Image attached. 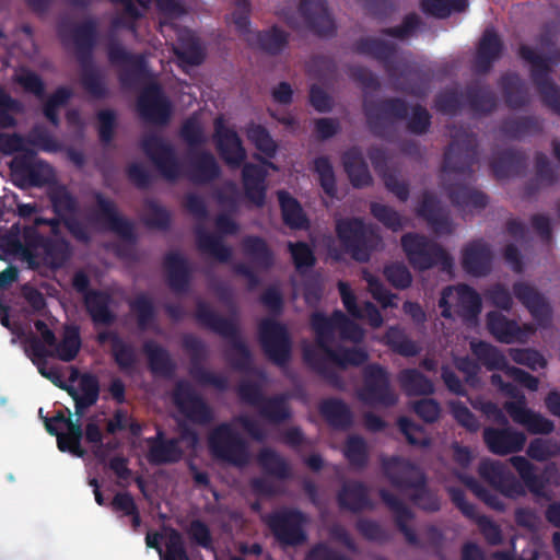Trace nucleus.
Wrapping results in <instances>:
<instances>
[{
	"label": "nucleus",
	"mask_w": 560,
	"mask_h": 560,
	"mask_svg": "<svg viewBox=\"0 0 560 560\" xmlns=\"http://www.w3.org/2000/svg\"><path fill=\"white\" fill-rule=\"evenodd\" d=\"M310 325L315 335V345H305L302 349L304 363L318 374L328 385L342 389L345 382L335 366L345 370L348 366H361L368 359V352L362 348H332L335 331L338 330L341 339L352 342H361L364 338L363 328L354 320L347 317L340 310H336L330 316L322 312H314L310 318Z\"/></svg>",
	"instance_id": "nucleus-1"
},
{
	"label": "nucleus",
	"mask_w": 560,
	"mask_h": 560,
	"mask_svg": "<svg viewBox=\"0 0 560 560\" xmlns=\"http://www.w3.org/2000/svg\"><path fill=\"white\" fill-rule=\"evenodd\" d=\"M478 160L477 140L471 133L456 136L444 152L442 171L463 180L443 179V188L454 207L460 211L480 210L488 205V197L464 180L471 179Z\"/></svg>",
	"instance_id": "nucleus-2"
},
{
	"label": "nucleus",
	"mask_w": 560,
	"mask_h": 560,
	"mask_svg": "<svg viewBox=\"0 0 560 560\" xmlns=\"http://www.w3.org/2000/svg\"><path fill=\"white\" fill-rule=\"evenodd\" d=\"M517 471L522 482L500 460L483 459L478 474L486 482L502 495L516 499L525 494V488L535 495H541L553 475L558 474L555 464L547 465L542 472L524 456L515 455L509 459Z\"/></svg>",
	"instance_id": "nucleus-3"
},
{
	"label": "nucleus",
	"mask_w": 560,
	"mask_h": 560,
	"mask_svg": "<svg viewBox=\"0 0 560 560\" xmlns=\"http://www.w3.org/2000/svg\"><path fill=\"white\" fill-rule=\"evenodd\" d=\"M362 110L371 133L380 139L388 140L395 121L406 120L408 132L423 136L429 132L432 125V115L422 105L409 107L401 97H386L381 100H364Z\"/></svg>",
	"instance_id": "nucleus-4"
},
{
	"label": "nucleus",
	"mask_w": 560,
	"mask_h": 560,
	"mask_svg": "<svg viewBox=\"0 0 560 560\" xmlns=\"http://www.w3.org/2000/svg\"><path fill=\"white\" fill-rule=\"evenodd\" d=\"M58 33L63 43L70 39L81 67L80 83L83 90L95 100L109 96V89L102 71L94 65L93 54L98 44V22L89 18L80 23L61 22Z\"/></svg>",
	"instance_id": "nucleus-5"
},
{
	"label": "nucleus",
	"mask_w": 560,
	"mask_h": 560,
	"mask_svg": "<svg viewBox=\"0 0 560 560\" xmlns=\"http://www.w3.org/2000/svg\"><path fill=\"white\" fill-rule=\"evenodd\" d=\"M354 50L380 61L387 75L397 81V91L413 96L425 95L430 82L429 75L409 66L399 67L395 44L374 37H362L355 42Z\"/></svg>",
	"instance_id": "nucleus-6"
},
{
	"label": "nucleus",
	"mask_w": 560,
	"mask_h": 560,
	"mask_svg": "<svg viewBox=\"0 0 560 560\" xmlns=\"http://www.w3.org/2000/svg\"><path fill=\"white\" fill-rule=\"evenodd\" d=\"M195 318L200 326L229 341V348L224 350V359L233 370L238 372L252 370V352L241 335L238 325L233 319L221 316L202 300L196 303Z\"/></svg>",
	"instance_id": "nucleus-7"
},
{
	"label": "nucleus",
	"mask_w": 560,
	"mask_h": 560,
	"mask_svg": "<svg viewBox=\"0 0 560 560\" xmlns=\"http://www.w3.org/2000/svg\"><path fill=\"white\" fill-rule=\"evenodd\" d=\"M335 232L345 253L359 262H368L381 243L380 235L361 218H340Z\"/></svg>",
	"instance_id": "nucleus-8"
},
{
	"label": "nucleus",
	"mask_w": 560,
	"mask_h": 560,
	"mask_svg": "<svg viewBox=\"0 0 560 560\" xmlns=\"http://www.w3.org/2000/svg\"><path fill=\"white\" fill-rule=\"evenodd\" d=\"M401 248L410 266L418 271L440 267L442 271H451L453 257L436 242L425 235L409 232L400 238Z\"/></svg>",
	"instance_id": "nucleus-9"
},
{
	"label": "nucleus",
	"mask_w": 560,
	"mask_h": 560,
	"mask_svg": "<svg viewBox=\"0 0 560 560\" xmlns=\"http://www.w3.org/2000/svg\"><path fill=\"white\" fill-rule=\"evenodd\" d=\"M211 455L223 463L243 468L250 462V451L247 441L233 428L223 422L217 425L208 438Z\"/></svg>",
	"instance_id": "nucleus-10"
},
{
	"label": "nucleus",
	"mask_w": 560,
	"mask_h": 560,
	"mask_svg": "<svg viewBox=\"0 0 560 560\" xmlns=\"http://www.w3.org/2000/svg\"><path fill=\"white\" fill-rule=\"evenodd\" d=\"M264 522L282 547H299L307 541L308 516L296 508L282 506L267 514Z\"/></svg>",
	"instance_id": "nucleus-11"
},
{
	"label": "nucleus",
	"mask_w": 560,
	"mask_h": 560,
	"mask_svg": "<svg viewBox=\"0 0 560 560\" xmlns=\"http://www.w3.org/2000/svg\"><path fill=\"white\" fill-rule=\"evenodd\" d=\"M517 54L521 59L530 65V80L542 103L560 116V88L551 78L550 59L525 44L518 47Z\"/></svg>",
	"instance_id": "nucleus-12"
},
{
	"label": "nucleus",
	"mask_w": 560,
	"mask_h": 560,
	"mask_svg": "<svg viewBox=\"0 0 560 560\" xmlns=\"http://www.w3.org/2000/svg\"><path fill=\"white\" fill-rule=\"evenodd\" d=\"M258 340L265 355L276 365L285 366L292 355V337L288 327L272 318L258 325Z\"/></svg>",
	"instance_id": "nucleus-13"
},
{
	"label": "nucleus",
	"mask_w": 560,
	"mask_h": 560,
	"mask_svg": "<svg viewBox=\"0 0 560 560\" xmlns=\"http://www.w3.org/2000/svg\"><path fill=\"white\" fill-rule=\"evenodd\" d=\"M215 228L221 235L208 232L203 226L195 230L197 247L201 253L209 254L221 264H228L232 259V248L223 243L222 235H234L238 232V224L225 213L215 218Z\"/></svg>",
	"instance_id": "nucleus-14"
},
{
	"label": "nucleus",
	"mask_w": 560,
	"mask_h": 560,
	"mask_svg": "<svg viewBox=\"0 0 560 560\" xmlns=\"http://www.w3.org/2000/svg\"><path fill=\"white\" fill-rule=\"evenodd\" d=\"M34 152L14 156L10 164L13 182L20 188L44 187L52 183L55 173L52 167L43 160H34Z\"/></svg>",
	"instance_id": "nucleus-15"
},
{
	"label": "nucleus",
	"mask_w": 560,
	"mask_h": 560,
	"mask_svg": "<svg viewBox=\"0 0 560 560\" xmlns=\"http://www.w3.org/2000/svg\"><path fill=\"white\" fill-rule=\"evenodd\" d=\"M28 246L35 255L36 266L33 270L46 267L51 270L62 268L71 257V245L62 236L51 237L40 234L36 229Z\"/></svg>",
	"instance_id": "nucleus-16"
},
{
	"label": "nucleus",
	"mask_w": 560,
	"mask_h": 560,
	"mask_svg": "<svg viewBox=\"0 0 560 560\" xmlns=\"http://www.w3.org/2000/svg\"><path fill=\"white\" fill-rule=\"evenodd\" d=\"M359 398L370 406L392 407L397 402V396L390 388L389 374L384 366L374 363L364 369Z\"/></svg>",
	"instance_id": "nucleus-17"
},
{
	"label": "nucleus",
	"mask_w": 560,
	"mask_h": 560,
	"mask_svg": "<svg viewBox=\"0 0 560 560\" xmlns=\"http://www.w3.org/2000/svg\"><path fill=\"white\" fill-rule=\"evenodd\" d=\"M381 466L389 483L400 491H415L418 487L427 483L425 472L408 458L396 455L383 457Z\"/></svg>",
	"instance_id": "nucleus-18"
},
{
	"label": "nucleus",
	"mask_w": 560,
	"mask_h": 560,
	"mask_svg": "<svg viewBox=\"0 0 560 560\" xmlns=\"http://www.w3.org/2000/svg\"><path fill=\"white\" fill-rule=\"evenodd\" d=\"M107 57L114 66H125L119 72L118 80L124 88H132L147 75V60L141 55H135L115 38L107 44Z\"/></svg>",
	"instance_id": "nucleus-19"
},
{
	"label": "nucleus",
	"mask_w": 560,
	"mask_h": 560,
	"mask_svg": "<svg viewBox=\"0 0 560 560\" xmlns=\"http://www.w3.org/2000/svg\"><path fill=\"white\" fill-rule=\"evenodd\" d=\"M96 209L94 211V220L104 225V228L117 234L124 241L135 245L137 242V234L135 232L133 223L121 215L115 202L106 198L102 192L94 194Z\"/></svg>",
	"instance_id": "nucleus-20"
},
{
	"label": "nucleus",
	"mask_w": 560,
	"mask_h": 560,
	"mask_svg": "<svg viewBox=\"0 0 560 560\" xmlns=\"http://www.w3.org/2000/svg\"><path fill=\"white\" fill-rule=\"evenodd\" d=\"M183 348L190 354V376L201 385H209L219 390L228 388V378L223 375L208 371L202 361L206 358V346L195 335L187 334L183 337Z\"/></svg>",
	"instance_id": "nucleus-21"
},
{
	"label": "nucleus",
	"mask_w": 560,
	"mask_h": 560,
	"mask_svg": "<svg viewBox=\"0 0 560 560\" xmlns=\"http://www.w3.org/2000/svg\"><path fill=\"white\" fill-rule=\"evenodd\" d=\"M141 147L164 178L176 180L179 177L180 165L171 143L159 136L151 135L142 140Z\"/></svg>",
	"instance_id": "nucleus-22"
},
{
	"label": "nucleus",
	"mask_w": 560,
	"mask_h": 560,
	"mask_svg": "<svg viewBox=\"0 0 560 560\" xmlns=\"http://www.w3.org/2000/svg\"><path fill=\"white\" fill-rule=\"evenodd\" d=\"M298 13L305 28L322 38H331L337 33V26L331 16L326 0H300Z\"/></svg>",
	"instance_id": "nucleus-23"
},
{
	"label": "nucleus",
	"mask_w": 560,
	"mask_h": 560,
	"mask_svg": "<svg viewBox=\"0 0 560 560\" xmlns=\"http://www.w3.org/2000/svg\"><path fill=\"white\" fill-rule=\"evenodd\" d=\"M140 117L151 124L165 125L172 115V104L158 83L145 86L137 101Z\"/></svg>",
	"instance_id": "nucleus-24"
},
{
	"label": "nucleus",
	"mask_w": 560,
	"mask_h": 560,
	"mask_svg": "<svg viewBox=\"0 0 560 560\" xmlns=\"http://www.w3.org/2000/svg\"><path fill=\"white\" fill-rule=\"evenodd\" d=\"M173 398L178 410L192 423L208 424L213 420L211 407L188 383L179 382Z\"/></svg>",
	"instance_id": "nucleus-25"
},
{
	"label": "nucleus",
	"mask_w": 560,
	"mask_h": 560,
	"mask_svg": "<svg viewBox=\"0 0 560 560\" xmlns=\"http://www.w3.org/2000/svg\"><path fill=\"white\" fill-rule=\"evenodd\" d=\"M512 291L517 301L529 312L539 327L548 328L551 326L552 307L542 293L523 281L514 282Z\"/></svg>",
	"instance_id": "nucleus-26"
},
{
	"label": "nucleus",
	"mask_w": 560,
	"mask_h": 560,
	"mask_svg": "<svg viewBox=\"0 0 560 560\" xmlns=\"http://www.w3.org/2000/svg\"><path fill=\"white\" fill-rule=\"evenodd\" d=\"M214 126L215 147L221 159L233 170L241 167L247 158L242 139L234 129L225 127L221 119H217Z\"/></svg>",
	"instance_id": "nucleus-27"
},
{
	"label": "nucleus",
	"mask_w": 560,
	"mask_h": 560,
	"mask_svg": "<svg viewBox=\"0 0 560 560\" xmlns=\"http://www.w3.org/2000/svg\"><path fill=\"white\" fill-rule=\"evenodd\" d=\"M483 441L488 450L495 455H508L523 450L526 435L512 428H485Z\"/></svg>",
	"instance_id": "nucleus-28"
},
{
	"label": "nucleus",
	"mask_w": 560,
	"mask_h": 560,
	"mask_svg": "<svg viewBox=\"0 0 560 560\" xmlns=\"http://www.w3.org/2000/svg\"><path fill=\"white\" fill-rule=\"evenodd\" d=\"M242 185L245 198L257 208L266 203L267 197V177L266 165H259L250 162L242 164Z\"/></svg>",
	"instance_id": "nucleus-29"
},
{
	"label": "nucleus",
	"mask_w": 560,
	"mask_h": 560,
	"mask_svg": "<svg viewBox=\"0 0 560 560\" xmlns=\"http://www.w3.org/2000/svg\"><path fill=\"white\" fill-rule=\"evenodd\" d=\"M380 498L387 509L394 515V522L397 529L404 535L406 541L411 546H419L420 540L416 530L409 525V522L413 521L416 515L407 504L386 489L378 491Z\"/></svg>",
	"instance_id": "nucleus-30"
},
{
	"label": "nucleus",
	"mask_w": 560,
	"mask_h": 560,
	"mask_svg": "<svg viewBox=\"0 0 560 560\" xmlns=\"http://www.w3.org/2000/svg\"><path fill=\"white\" fill-rule=\"evenodd\" d=\"M416 213L428 223L435 234L447 235L453 232V223L448 212L442 208L440 201L432 192H423Z\"/></svg>",
	"instance_id": "nucleus-31"
},
{
	"label": "nucleus",
	"mask_w": 560,
	"mask_h": 560,
	"mask_svg": "<svg viewBox=\"0 0 560 560\" xmlns=\"http://www.w3.org/2000/svg\"><path fill=\"white\" fill-rule=\"evenodd\" d=\"M504 50V44L501 37L493 28H487L478 43L474 60V71L477 74H487L492 69Z\"/></svg>",
	"instance_id": "nucleus-32"
},
{
	"label": "nucleus",
	"mask_w": 560,
	"mask_h": 560,
	"mask_svg": "<svg viewBox=\"0 0 560 560\" xmlns=\"http://www.w3.org/2000/svg\"><path fill=\"white\" fill-rule=\"evenodd\" d=\"M149 445L147 459L152 465H163L177 463L183 451L177 439H165L163 430L158 429L154 436L145 439Z\"/></svg>",
	"instance_id": "nucleus-33"
},
{
	"label": "nucleus",
	"mask_w": 560,
	"mask_h": 560,
	"mask_svg": "<svg viewBox=\"0 0 560 560\" xmlns=\"http://www.w3.org/2000/svg\"><path fill=\"white\" fill-rule=\"evenodd\" d=\"M463 269L474 277H485L492 267V252L482 240L474 241L463 250Z\"/></svg>",
	"instance_id": "nucleus-34"
},
{
	"label": "nucleus",
	"mask_w": 560,
	"mask_h": 560,
	"mask_svg": "<svg viewBox=\"0 0 560 560\" xmlns=\"http://www.w3.org/2000/svg\"><path fill=\"white\" fill-rule=\"evenodd\" d=\"M84 308L94 326H112L117 315L112 308L113 298L103 290H92L83 300Z\"/></svg>",
	"instance_id": "nucleus-35"
},
{
	"label": "nucleus",
	"mask_w": 560,
	"mask_h": 560,
	"mask_svg": "<svg viewBox=\"0 0 560 560\" xmlns=\"http://www.w3.org/2000/svg\"><path fill=\"white\" fill-rule=\"evenodd\" d=\"M163 267L167 284L175 293L187 292L191 279L189 261L178 252H170L164 256Z\"/></svg>",
	"instance_id": "nucleus-36"
},
{
	"label": "nucleus",
	"mask_w": 560,
	"mask_h": 560,
	"mask_svg": "<svg viewBox=\"0 0 560 560\" xmlns=\"http://www.w3.org/2000/svg\"><path fill=\"white\" fill-rule=\"evenodd\" d=\"M187 175L194 184L203 185L218 179L221 175V168L211 152L206 150L191 151Z\"/></svg>",
	"instance_id": "nucleus-37"
},
{
	"label": "nucleus",
	"mask_w": 560,
	"mask_h": 560,
	"mask_svg": "<svg viewBox=\"0 0 560 560\" xmlns=\"http://www.w3.org/2000/svg\"><path fill=\"white\" fill-rule=\"evenodd\" d=\"M290 35L277 25L267 30L256 31L248 34L246 43L248 46L259 49L267 55L278 56L288 47Z\"/></svg>",
	"instance_id": "nucleus-38"
},
{
	"label": "nucleus",
	"mask_w": 560,
	"mask_h": 560,
	"mask_svg": "<svg viewBox=\"0 0 560 560\" xmlns=\"http://www.w3.org/2000/svg\"><path fill=\"white\" fill-rule=\"evenodd\" d=\"M527 156L520 149H504L498 152L490 162V167L498 179L510 178L523 173Z\"/></svg>",
	"instance_id": "nucleus-39"
},
{
	"label": "nucleus",
	"mask_w": 560,
	"mask_h": 560,
	"mask_svg": "<svg viewBox=\"0 0 560 560\" xmlns=\"http://www.w3.org/2000/svg\"><path fill=\"white\" fill-rule=\"evenodd\" d=\"M464 95L465 104L474 115L488 116L498 107V97L488 84H469Z\"/></svg>",
	"instance_id": "nucleus-40"
},
{
	"label": "nucleus",
	"mask_w": 560,
	"mask_h": 560,
	"mask_svg": "<svg viewBox=\"0 0 560 560\" xmlns=\"http://www.w3.org/2000/svg\"><path fill=\"white\" fill-rule=\"evenodd\" d=\"M246 137L249 140V142L261 153L265 155V158H261L259 155H255V159L259 160L261 164L266 165L267 167L278 171V166L270 161V159H273L278 151V144L272 139L270 132L268 129L260 125L255 122H249L246 127Z\"/></svg>",
	"instance_id": "nucleus-41"
},
{
	"label": "nucleus",
	"mask_w": 560,
	"mask_h": 560,
	"mask_svg": "<svg viewBox=\"0 0 560 560\" xmlns=\"http://www.w3.org/2000/svg\"><path fill=\"white\" fill-rule=\"evenodd\" d=\"M341 161L345 172L354 188H363L372 184L373 178L360 148L352 147L345 151Z\"/></svg>",
	"instance_id": "nucleus-42"
},
{
	"label": "nucleus",
	"mask_w": 560,
	"mask_h": 560,
	"mask_svg": "<svg viewBox=\"0 0 560 560\" xmlns=\"http://www.w3.org/2000/svg\"><path fill=\"white\" fill-rule=\"evenodd\" d=\"M338 505L342 510L359 513L365 509H372L373 503L369 497L368 487L361 481L343 483L337 494Z\"/></svg>",
	"instance_id": "nucleus-43"
},
{
	"label": "nucleus",
	"mask_w": 560,
	"mask_h": 560,
	"mask_svg": "<svg viewBox=\"0 0 560 560\" xmlns=\"http://www.w3.org/2000/svg\"><path fill=\"white\" fill-rule=\"evenodd\" d=\"M25 351L27 352L33 363L37 365L38 371L43 376L48 378L58 387L59 385L65 384V381L62 380V376L57 369H46L47 358L52 357L54 353L44 347L43 342L38 339L37 336L31 335L26 338Z\"/></svg>",
	"instance_id": "nucleus-44"
},
{
	"label": "nucleus",
	"mask_w": 560,
	"mask_h": 560,
	"mask_svg": "<svg viewBox=\"0 0 560 560\" xmlns=\"http://www.w3.org/2000/svg\"><path fill=\"white\" fill-rule=\"evenodd\" d=\"M13 230H15V233H10L2 240L4 249L19 256L22 261L27 264L28 269H34L37 264L35 255L32 254V247L28 246V242L34 237L35 228L25 226L23 229V241L19 238V223L12 225V231Z\"/></svg>",
	"instance_id": "nucleus-45"
},
{
	"label": "nucleus",
	"mask_w": 560,
	"mask_h": 560,
	"mask_svg": "<svg viewBox=\"0 0 560 560\" xmlns=\"http://www.w3.org/2000/svg\"><path fill=\"white\" fill-rule=\"evenodd\" d=\"M242 250L258 268L269 270L275 265V254L268 243L260 236L246 235L243 237Z\"/></svg>",
	"instance_id": "nucleus-46"
},
{
	"label": "nucleus",
	"mask_w": 560,
	"mask_h": 560,
	"mask_svg": "<svg viewBox=\"0 0 560 560\" xmlns=\"http://www.w3.org/2000/svg\"><path fill=\"white\" fill-rule=\"evenodd\" d=\"M499 85L509 108L521 109L528 104L527 89L517 73L510 72L501 75Z\"/></svg>",
	"instance_id": "nucleus-47"
},
{
	"label": "nucleus",
	"mask_w": 560,
	"mask_h": 560,
	"mask_svg": "<svg viewBox=\"0 0 560 560\" xmlns=\"http://www.w3.org/2000/svg\"><path fill=\"white\" fill-rule=\"evenodd\" d=\"M143 352L147 355L149 369L154 375L171 377L176 371V364L170 352L153 340L143 343Z\"/></svg>",
	"instance_id": "nucleus-48"
},
{
	"label": "nucleus",
	"mask_w": 560,
	"mask_h": 560,
	"mask_svg": "<svg viewBox=\"0 0 560 560\" xmlns=\"http://www.w3.org/2000/svg\"><path fill=\"white\" fill-rule=\"evenodd\" d=\"M319 412L327 423L337 430H348L353 423L349 406L339 398H327L319 405Z\"/></svg>",
	"instance_id": "nucleus-49"
},
{
	"label": "nucleus",
	"mask_w": 560,
	"mask_h": 560,
	"mask_svg": "<svg viewBox=\"0 0 560 560\" xmlns=\"http://www.w3.org/2000/svg\"><path fill=\"white\" fill-rule=\"evenodd\" d=\"M130 312L135 315L137 327L141 331L154 329L158 322V313L154 302L147 293H139L128 301Z\"/></svg>",
	"instance_id": "nucleus-50"
},
{
	"label": "nucleus",
	"mask_w": 560,
	"mask_h": 560,
	"mask_svg": "<svg viewBox=\"0 0 560 560\" xmlns=\"http://www.w3.org/2000/svg\"><path fill=\"white\" fill-rule=\"evenodd\" d=\"M397 380L407 396H430L435 390L433 382L418 369L401 370Z\"/></svg>",
	"instance_id": "nucleus-51"
},
{
	"label": "nucleus",
	"mask_w": 560,
	"mask_h": 560,
	"mask_svg": "<svg viewBox=\"0 0 560 560\" xmlns=\"http://www.w3.org/2000/svg\"><path fill=\"white\" fill-rule=\"evenodd\" d=\"M470 350L477 361L488 371H504L506 373L511 366L503 352L487 341H471Z\"/></svg>",
	"instance_id": "nucleus-52"
},
{
	"label": "nucleus",
	"mask_w": 560,
	"mask_h": 560,
	"mask_svg": "<svg viewBox=\"0 0 560 560\" xmlns=\"http://www.w3.org/2000/svg\"><path fill=\"white\" fill-rule=\"evenodd\" d=\"M500 130L505 137L520 140L526 136L539 135L542 131V120L537 116L505 118Z\"/></svg>",
	"instance_id": "nucleus-53"
},
{
	"label": "nucleus",
	"mask_w": 560,
	"mask_h": 560,
	"mask_svg": "<svg viewBox=\"0 0 560 560\" xmlns=\"http://www.w3.org/2000/svg\"><path fill=\"white\" fill-rule=\"evenodd\" d=\"M279 205L283 223L293 230H303L308 228V219L304 213L300 202L288 191L278 192Z\"/></svg>",
	"instance_id": "nucleus-54"
},
{
	"label": "nucleus",
	"mask_w": 560,
	"mask_h": 560,
	"mask_svg": "<svg viewBox=\"0 0 560 560\" xmlns=\"http://www.w3.org/2000/svg\"><path fill=\"white\" fill-rule=\"evenodd\" d=\"M487 328L489 332L501 343L511 345L517 339L520 325L516 320L508 318L500 312H489L487 314Z\"/></svg>",
	"instance_id": "nucleus-55"
},
{
	"label": "nucleus",
	"mask_w": 560,
	"mask_h": 560,
	"mask_svg": "<svg viewBox=\"0 0 560 560\" xmlns=\"http://www.w3.org/2000/svg\"><path fill=\"white\" fill-rule=\"evenodd\" d=\"M257 462L261 469L269 476L279 480L292 478V468L289 462L275 450L265 447L259 451Z\"/></svg>",
	"instance_id": "nucleus-56"
},
{
	"label": "nucleus",
	"mask_w": 560,
	"mask_h": 560,
	"mask_svg": "<svg viewBox=\"0 0 560 560\" xmlns=\"http://www.w3.org/2000/svg\"><path fill=\"white\" fill-rule=\"evenodd\" d=\"M257 410L262 419L272 424H281L292 417L291 408L283 395L265 397Z\"/></svg>",
	"instance_id": "nucleus-57"
},
{
	"label": "nucleus",
	"mask_w": 560,
	"mask_h": 560,
	"mask_svg": "<svg viewBox=\"0 0 560 560\" xmlns=\"http://www.w3.org/2000/svg\"><path fill=\"white\" fill-rule=\"evenodd\" d=\"M455 292L458 315L467 322L476 320L482 308L480 295L467 284L457 285Z\"/></svg>",
	"instance_id": "nucleus-58"
},
{
	"label": "nucleus",
	"mask_w": 560,
	"mask_h": 560,
	"mask_svg": "<svg viewBox=\"0 0 560 560\" xmlns=\"http://www.w3.org/2000/svg\"><path fill=\"white\" fill-rule=\"evenodd\" d=\"M383 342L395 353L410 358L420 353V347L410 339L405 330L399 326H390L387 328Z\"/></svg>",
	"instance_id": "nucleus-59"
},
{
	"label": "nucleus",
	"mask_w": 560,
	"mask_h": 560,
	"mask_svg": "<svg viewBox=\"0 0 560 560\" xmlns=\"http://www.w3.org/2000/svg\"><path fill=\"white\" fill-rule=\"evenodd\" d=\"M80 395L74 401L75 415L81 418L100 398V383L95 375L83 374L79 383Z\"/></svg>",
	"instance_id": "nucleus-60"
},
{
	"label": "nucleus",
	"mask_w": 560,
	"mask_h": 560,
	"mask_svg": "<svg viewBox=\"0 0 560 560\" xmlns=\"http://www.w3.org/2000/svg\"><path fill=\"white\" fill-rule=\"evenodd\" d=\"M80 331L77 326H67L60 342H57L55 348L50 350L54 355L63 362H71L74 360L81 348Z\"/></svg>",
	"instance_id": "nucleus-61"
},
{
	"label": "nucleus",
	"mask_w": 560,
	"mask_h": 560,
	"mask_svg": "<svg viewBox=\"0 0 560 560\" xmlns=\"http://www.w3.org/2000/svg\"><path fill=\"white\" fill-rule=\"evenodd\" d=\"M12 79L13 82L20 85L25 93L32 94L38 100H44L46 97L45 81L37 72L28 67H19Z\"/></svg>",
	"instance_id": "nucleus-62"
},
{
	"label": "nucleus",
	"mask_w": 560,
	"mask_h": 560,
	"mask_svg": "<svg viewBox=\"0 0 560 560\" xmlns=\"http://www.w3.org/2000/svg\"><path fill=\"white\" fill-rule=\"evenodd\" d=\"M110 355L121 372L126 374H132L135 372L138 355L136 348L130 342L120 338L110 347Z\"/></svg>",
	"instance_id": "nucleus-63"
},
{
	"label": "nucleus",
	"mask_w": 560,
	"mask_h": 560,
	"mask_svg": "<svg viewBox=\"0 0 560 560\" xmlns=\"http://www.w3.org/2000/svg\"><path fill=\"white\" fill-rule=\"evenodd\" d=\"M465 95L456 88L445 89L439 92L434 98V107L444 115L455 116L466 105Z\"/></svg>",
	"instance_id": "nucleus-64"
}]
</instances>
